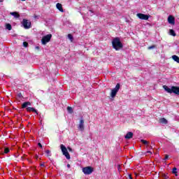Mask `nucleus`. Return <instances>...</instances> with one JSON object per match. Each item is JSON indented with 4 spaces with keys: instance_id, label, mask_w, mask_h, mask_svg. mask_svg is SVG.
<instances>
[{
    "instance_id": "nucleus-1",
    "label": "nucleus",
    "mask_w": 179,
    "mask_h": 179,
    "mask_svg": "<svg viewBox=\"0 0 179 179\" xmlns=\"http://www.w3.org/2000/svg\"><path fill=\"white\" fill-rule=\"evenodd\" d=\"M112 45L116 51H118L119 50H121L122 48L123 45L122 43H121V41H120L119 38H115L112 41Z\"/></svg>"
},
{
    "instance_id": "nucleus-8",
    "label": "nucleus",
    "mask_w": 179,
    "mask_h": 179,
    "mask_svg": "<svg viewBox=\"0 0 179 179\" xmlns=\"http://www.w3.org/2000/svg\"><path fill=\"white\" fill-rule=\"evenodd\" d=\"M85 121L83 120V119H81L80 120V123H79V125H78V129L80 130V131H84V129H85Z\"/></svg>"
},
{
    "instance_id": "nucleus-38",
    "label": "nucleus",
    "mask_w": 179,
    "mask_h": 179,
    "mask_svg": "<svg viewBox=\"0 0 179 179\" xmlns=\"http://www.w3.org/2000/svg\"><path fill=\"white\" fill-rule=\"evenodd\" d=\"M0 2H2V0H1Z\"/></svg>"
},
{
    "instance_id": "nucleus-15",
    "label": "nucleus",
    "mask_w": 179,
    "mask_h": 179,
    "mask_svg": "<svg viewBox=\"0 0 179 179\" xmlns=\"http://www.w3.org/2000/svg\"><path fill=\"white\" fill-rule=\"evenodd\" d=\"M10 15H11V16H14L15 19H18V17H20V15H19L17 12H11L10 13Z\"/></svg>"
},
{
    "instance_id": "nucleus-39",
    "label": "nucleus",
    "mask_w": 179,
    "mask_h": 179,
    "mask_svg": "<svg viewBox=\"0 0 179 179\" xmlns=\"http://www.w3.org/2000/svg\"><path fill=\"white\" fill-rule=\"evenodd\" d=\"M22 1H26V0H22Z\"/></svg>"
},
{
    "instance_id": "nucleus-26",
    "label": "nucleus",
    "mask_w": 179,
    "mask_h": 179,
    "mask_svg": "<svg viewBox=\"0 0 179 179\" xmlns=\"http://www.w3.org/2000/svg\"><path fill=\"white\" fill-rule=\"evenodd\" d=\"M23 46L25 48H27V46L29 45V43L27 42H23Z\"/></svg>"
},
{
    "instance_id": "nucleus-34",
    "label": "nucleus",
    "mask_w": 179,
    "mask_h": 179,
    "mask_svg": "<svg viewBox=\"0 0 179 179\" xmlns=\"http://www.w3.org/2000/svg\"><path fill=\"white\" fill-rule=\"evenodd\" d=\"M67 167H68V169H71V164H68Z\"/></svg>"
},
{
    "instance_id": "nucleus-17",
    "label": "nucleus",
    "mask_w": 179,
    "mask_h": 179,
    "mask_svg": "<svg viewBox=\"0 0 179 179\" xmlns=\"http://www.w3.org/2000/svg\"><path fill=\"white\" fill-rule=\"evenodd\" d=\"M172 59H173V61H175L176 62H178V64H179V57L177 55H173L172 56Z\"/></svg>"
},
{
    "instance_id": "nucleus-22",
    "label": "nucleus",
    "mask_w": 179,
    "mask_h": 179,
    "mask_svg": "<svg viewBox=\"0 0 179 179\" xmlns=\"http://www.w3.org/2000/svg\"><path fill=\"white\" fill-rule=\"evenodd\" d=\"M67 110L69 113H70V114H72L73 113V110L72 109V107H71V106H69L67 108Z\"/></svg>"
},
{
    "instance_id": "nucleus-35",
    "label": "nucleus",
    "mask_w": 179,
    "mask_h": 179,
    "mask_svg": "<svg viewBox=\"0 0 179 179\" xmlns=\"http://www.w3.org/2000/svg\"><path fill=\"white\" fill-rule=\"evenodd\" d=\"M35 48H36V50H40V47H38V46L35 47Z\"/></svg>"
},
{
    "instance_id": "nucleus-4",
    "label": "nucleus",
    "mask_w": 179,
    "mask_h": 179,
    "mask_svg": "<svg viewBox=\"0 0 179 179\" xmlns=\"http://www.w3.org/2000/svg\"><path fill=\"white\" fill-rule=\"evenodd\" d=\"M51 37H52V35L51 34L44 36L41 39L42 44H43V45H45L47 43H50Z\"/></svg>"
},
{
    "instance_id": "nucleus-13",
    "label": "nucleus",
    "mask_w": 179,
    "mask_h": 179,
    "mask_svg": "<svg viewBox=\"0 0 179 179\" xmlns=\"http://www.w3.org/2000/svg\"><path fill=\"white\" fill-rule=\"evenodd\" d=\"M134 136V133L129 131L127 134L124 136L125 139H131Z\"/></svg>"
},
{
    "instance_id": "nucleus-32",
    "label": "nucleus",
    "mask_w": 179,
    "mask_h": 179,
    "mask_svg": "<svg viewBox=\"0 0 179 179\" xmlns=\"http://www.w3.org/2000/svg\"><path fill=\"white\" fill-rule=\"evenodd\" d=\"M38 145L39 146V148H43V145L40 143H38Z\"/></svg>"
},
{
    "instance_id": "nucleus-10",
    "label": "nucleus",
    "mask_w": 179,
    "mask_h": 179,
    "mask_svg": "<svg viewBox=\"0 0 179 179\" xmlns=\"http://www.w3.org/2000/svg\"><path fill=\"white\" fill-rule=\"evenodd\" d=\"M172 93L179 95V87L172 86Z\"/></svg>"
},
{
    "instance_id": "nucleus-21",
    "label": "nucleus",
    "mask_w": 179,
    "mask_h": 179,
    "mask_svg": "<svg viewBox=\"0 0 179 179\" xmlns=\"http://www.w3.org/2000/svg\"><path fill=\"white\" fill-rule=\"evenodd\" d=\"M169 33H170L171 36L176 37V32L173 29H170Z\"/></svg>"
},
{
    "instance_id": "nucleus-19",
    "label": "nucleus",
    "mask_w": 179,
    "mask_h": 179,
    "mask_svg": "<svg viewBox=\"0 0 179 179\" xmlns=\"http://www.w3.org/2000/svg\"><path fill=\"white\" fill-rule=\"evenodd\" d=\"M17 99L18 100H22V99H23V95H22V93L20 92L17 94Z\"/></svg>"
},
{
    "instance_id": "nucleus-20",
    "label": "nucleus",
    "mask_w": 179,
    "mask_h": 179,
    "mask_svg": "<svg viewBox=\"0 0 179 179\" xmlns=\"http://www.w3.org/2000/svg\"><path fill=\"white\" fill-rule=\"evenodd\" d=\"M6 29H7V30H12V25L10 24H6Z\"/></svg>"
},
{
    "instance_id": "nucleus-2",
    "label": "nucleus",
    "mask_w": 179,
    "mask_h": 179,
    "mask_svg": "<svg viewBox=\"0 0 179 179\" xmlns=\"http://www.w3.org/2000/svg\"><path fill=\"white\" fill-rule=\"evenodd\" d=\"M22 26L24 27V29H25V30H29V29H31V22L28 20L23 19Z\"/></svg>"
},
{
    "instance_id": "nucleus-3",
    "label": "nucleus",
    "mask_w": 179,
    "mask_h": 179,
    "mask_svg": "<svg viewBox=\"0 0 179 179\" xmlns=\"http://www.w3.org/2000/svg\"><path fill=\"white\" fill-rule=\"evenodd\" d=\"M61 148V150L64 155V156H65V157L69 160V159H71V155H69V152H68V150L66 149V147H65V145H64L63 144H62L60 145Z\"/></svg>"
},
{
    "instance_id": "nucleus-28",
    "label": "nucleus",
    "mask_w": 179,
    "mask_h": 179,
    "mask_svg": "<svg viewBox=\"0 0 179 179\" xmlns=\"http://www.w3.org/2000/svg\"><path fill=\"white\" fill-rule=\"evenodd\" d=\"M45 153H46V155H48V156H51V154H50L51 152L49 150H46Z\"/></svg>"
},
{
    "instance_id": "nucleus-23",
    "label": "nucleus",
    "mask_w": 179,
    "mask_h": 179,
    "mask_svg": "<svg viewBox=\"0 0 179 179\" xmlns=\"http://www.w3.org/2000/svg\"><path fill=\"white\" fill-rule=\"evenodd\" d=\"M68 38H69V40H71V41H73V36L71 34H68Z\"/></svg>"
},
{
    "instance_id": "nucleus-12",
    "label": "nucleus",
    "mask_w": 179,
    "mask_h": 179,
    "mask_svg": "<svg viewBox=\"0 0 179 179\" xmlns=\"http://www.w3.org/2000/svg\"><path fill=\"white\" fill-rule=\"evenodd\" d=\"M27 111L28 112V113H36V115H38V112L37 111V110H36V108H31V107H28V108H27Z\"/></svg>"
},
{
    "instance_id": "nucleus-37",
    "label": "nucleus",
    "mask_w": 179,
    "mask_h": 179,
    "mask_svg": "<svg viewBox=\"0 0 179 179\" xmlns=\"http://www.w3.org/2000/svg\"><path fill=\"white\" fill-rule=\"evenodd\" d=\"M90 12H91V13H93V11H92V10H90Z\"/></svg>"
},
{
    "instance_id": "nucleus-18",
    "label": "nucleus",
    "mask_w": 179,
    "mask_h": 179,
    "mask_svg": "<svg viewBox=\"0 0 179 179\" xmlns=\"http://www.w3.org/2000/svg\"><path fill=\"white\" fill-rule=\"evenodd\" d=\"M159 122H161V124H167V120H166V118L164 117L159 119Z\"/></svg>"
},
{
    "instance_id": "nucleus-9",
    "label": "nucleus",
    "mask_w": 179,
    "mask_h": 179,
    "mask_svg": "<svg viewBox=\"0 0 179 179\" xmlns=\"http://www.w3.org/2000/svg\"><path fill=\"white\" fill-rule=\"evenodd\" d=\"M168 22L169 24H176V19L174 17H173V15H169L168 17Z\"/></svg>"
},
{
    "instance_id": "nucleus-29",
    "label": "nucleus",
    "mask_w": 179,
    "mask_h": 179,
    "mask_svg": "<svg viewBox=\"0 0 179 179\" xmlns=\"http://www.w3.org/2000/svg\"><path fill=\"white\" fill-rule=\"evenodd\" d=\"M155 48V45H152V46H150V47L148 48V50H153V48Z\"/></svg>"
},
{
    "instance_id": "nucleus-27",
    "label": "nucleus",
    "mask_w": 179,
    "mask_h": 179,
    "mask_svg": "<svg viewBox=\"0 0 179 179\" xmlns=\"http://www.w3.org/2000/svg\"><path fill=\"white\" fill-rule=\"evenodd\" d=\"M9 152H10L9 148L4 149V153L8 154V153H9Z\"/></svg>"
},
{
    "instance_id": "nucleus-33",
    "label": "nucleus",
    "mask_w": 179,
    "mask_h": 179,
    "mask_svg": "<svg viewBox=\"0 0 179 179\" xmlns=\"http://www.w3.org/2000/svg\"><path fill=\"white\" fill-rule=\"evenodd\" d=\"M41 167H45V165L44 164H41Z\"/></svg>"
},
{
    "instance_id": "nucleus-11",
    "label": "nucleus",
    "mask_w": 179,
    "mask_h": 179,
    "mask_svg": "<svg viewBox=\"0 0 179 179\" xmlns=\"http://www.w3.org/2000/svg\"><path fill=\"white\" fill-rule=\"evenodd\" d=\"M163 88L164 89L165 92H167V93H170L171 94L173 93V87L170 88L167 85H164Z\"/></svg>"
},
{
    "instance_id": "nucleus-6",
    "label": "nucleus",
    "mask_w": 179,
    "mask_h": 179,
    "mask_svg": "<svg viewBox=\"0 0 179 179\" xmlns=\"http://www.w3.org/2000/svg\"><path fill=\"white\" fill-rule=\"evenodd\" d=\"M83 173L85 174V176H89V174H92L93 173V168L91 166H86L83 168Z\"/></svg>"
},
{
    "instance_id": "nucleus-7",
    "label": "nucleus",
    "mask_w": 179,
    "mask_h": 179,
    "mask_svg": "<svg viewBox=\"0 0 179 179\" xmlns=\"http://www.w3.org/2000/svg\"><path fill=\"white\" fill-rule=\"evenodd\" d=\"M136 16L137 17H138V19H141V20H149V17H150V15H148L143 13H137Z\"/></svg>"
},
{
    "instance_id": "nucleus-25",
    "label": "nucleus",
    "mask_w": 179,
    "mask_h": 179,
    "mask_svg": "<svg viewBox=\"0 0 179 179\" xmlns=\"http://www.w3.org/2000/svg\"><path fill=\"white\" fill-rule=\"evenodd\" d=\"M172 173L173 174H177V168L174 167L172 170Z\"/></svg>"
},
{
    "instance_id": "nucleus-5",
    "label": "nucleus",
    "mask_w": 179,
    "mask_h": 179,
    "mask_svg": "<svg viewBox=\"0 0 179 179\" xmlns=\"http://www.w3.org/2000/svg\"><path fill=\"white\" fill-rule=\"evenodd\" d=\"M119 90H120V83H117L115 87L111 90L110 96L112 97V99H114V97L117 96V93H118Z\"/></svg>"
},
{
    "instance_id": "nucleus-36",
    "label": "nucleus",
    "mask_w": 179,
    "mask_h": 179,
    "mask_svg": "<svg viewBox=\"0 0 179 179\" xmlns=\"http://www.w3.org/2000/svg\"><path fill=\"white\" fill-rule=\"evenodd\" d=\"M147 153H150V155H152V151H148Z\"/></svg>"
},
{
    "instance_id": "nucleus-31",
    "label": "nucleus",
    "mask_w": 179,
    "mask_h": 179,
    "mask_svg": "<svg viewBox=\"0 0 179 179\" xmlns=\"http://www.w3.org/2000/svg\"><path fill=\"white\" fill-rule=\"evenodd\" d=\"M127 177H128L129 179H133L132 176H131V174H128Z\"/></svg>"
},
{
    "instance_id": "nucleus-16",
    "label": "nucleus",
    "mask_w": 179,
    "mask_h": 179,
    "mask_svg": "<svg viewBox=\"0 0 179 179\" xmlns=\"http://www.w3.org/2000/svg\"><path fill=\"white\" fill-rule=\"evenodd\" d=\"M28 106H31V103L29 101L24 102L22 105V108H26Z\"/></svg>"
},
{
    "instance_id": "nucleus-30",
    "label": "nucleus",
    "mask_w": 179,
    "mask_h": 179,
    "mask_svg": "<svg viewBox=\"0 0 179 179\" xmlns=\"http://www.w3.org/2000/svg\"><path fill=\"white\" fill-rule=\"evenodd\" d=\"M168 159H169V155H165V158L164 160H168Z\"/></svg>"
},
{
    "instance_id": "nucleus-24",
    "label": "nucleus",
    "mask_w": 179,
    "mask_h": 179,
    "mask_svg": "<svg viewBox=\"0 0 179 179\" xmlns=\"http://www.w3.org/2000/svg\"><path fill=\"white\" fill-rule=\"evenodd\" d=\"M141 142L143 143V145H149V142H148L146 140H141Z\"/></svg>"
},
{
    "instance_id": "nucleus-14",
    "label": "nucleus",
    "mask_w": 179,
    "mask_h": 179,
    "mask_svg": "<svg viewBox=\"0 0 179 179\" xmlns=\"http://www.w3.org/2000/svg\"><path fill=\"white\" fill-rule=\"evenodd\" d=\"M56 8L59 10L60 12H64V8H62V4L57 3L56 4Z\"/></svg>"
}]
</instances>
